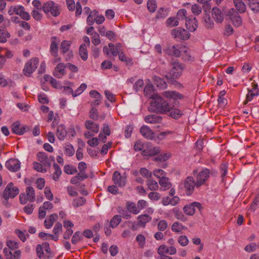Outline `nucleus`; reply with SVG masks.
Instances as JSON below:
<instances>
[{
	"instance_id": "1",
	"label": "nucleus",
	"mask_w": 259,
	"mask_h": 259,
	"mask_svg": "<svg viewBox=\"0 0 259 259\" xmlns=\"http://www.w3.org/2000/svg\"><path fill=\"white\" fill-rule=\"evenodd\" d=\"M151 98L152 100L150 102V106L155 112L161 114L168 113L170 109L171 104L158 95H152Z\"/></svg>"
},
{
	"instance_id": "2",
	"label": "nucleus",
	"mask_w": 259,
	"mask_h": 259,
	"mask_svg": "<svg viewBox=\"0 0 259 259\" xmlns=\"http://www.w3.org/2000/svg\"><path fill=\"white\" fill-rule=\"evenodd\" d=\"M42 10L47 15H51L54 17L58 16L60 14L58 5L53 1H48L44 3Z\"/></svg>"
},
{
	"instance_id": "3",
	"label": "nucleus",
	"mask_w": 259,
	"mask_h": 259,
	"mask_svg": "<svg viewBox=\"0 0 259 259\" xmlns=\"http://www.w3.org/2000/svg\"><path fill=\"white\" fill-rule=\"evenodd\" d=\"M184 68V67L182 64L178 62L173 63L172 64V68L170 71L169 75H166V78L172 81V80L180 77Z\"/></svg>"
},
{
	"instance_id": "4",
	"label": "nucleus",
	"mask_w": 259,
	"mask_h": 259,
	"mask_svg": "<svg viewBox=\"0 0 259 259\" xmlns=\"http://www.w3.org/2000/svg\"><path fill=\"white\" fill-rule=\"evenodd\" d=\"M211 175L210 170L205 168H203L198 174L196 178V187L198 188L202 185H205Z\"/></svg>"
},
{
	"instance_id": "5",
	"label": "nucleus",
	"mask_w": 259,
	"mask_h": 259,
	"mask_svg": "<svg viewBox=\"0 0 259 259\" xmlns=\"http://www.w3.org/2000/svg\"><path fill=\"white\" fill-rule=\"evenodd\" d=\"M59 40L56 37L51 38V44L50 45V52L51 55L53 57V63L55 64L61 61V58L58 55V42Z\"/></svg>"
},
{
	"instance_id": "6",
	"label": "nucleus",
	"mask_w": 259,
	"mask_h": 259,
	"mask_svg": "<svg viewBox=\"0 0 259 259\" xmlns=\"http://www.w3.org/2000/svg\"><path fill=\"white\" fill-rule=\"evenodd\" d=\"M39 60L37 58H33L29 60L25 65L23 70L24 74L27 76H30L31 74L36 69Z\"/></svg>"
},
{
	"instance_id": "7",
	"label": "nucleus",
	"mask_w": 259,
	"mask_h": 259,
	"mask_svg": "<svg viewBox=\"0 0 259 259\" xmlns=\"http://www.w3.org/2000/svg\"><path fill=\"white\" fill-rule=\"evenodd\" d=\"M19 193V189L17 187H14L13 184L11 182L7 186L4 191L3 197L7 200L9 198H14Z\"/></svg>"
},
{
	"instance_id": "8",
	"label": "nucleus",
	"mask_w": 259,
	"mask_h": 259,
	"mask_svg": "<svg viewBox=\"0 0 259 259\" xmlns=\"http://www.w3.org/2000/svg\"><path fill=\"white\" fill-rule=\"evenodd\" d=\"M196 187V182L193 177H188L184 182V187L187 195H191Z\"/></svg>"
},
{
	"instance_id": "9",
	"label": "nucleus",
	"mask_w": 259,
	"mask_h": 259,
	"mask_svg": "<svg viewBox=\"0 0 259 259\" xmlns=\"http://www.w3.org/2000/svg\"><path fill=\"white\" fill-rule=\"evenodd\" d=\"M248 94L246 95V99L244 101V104L251 101L254 97L259 96V89L258 85L255 82L251 83V89H247Z\"/></svg>"
},
{
	"instance_id": "10",
	"label": "nucleus",
	"mask_w": 259,
	"mask_h": 259,
	"mask_svg": "<svg viewBox=\"0 0 259 259\" xmlns=\"http://www.w3.org/2000/svg\"><path fill=\"white\" fill-rule=\"evenodd\" d=\"M228 15L234 26L239 27L242 25V18L234 9H231L228 12Z\"/></svg>"
},
{
	"instance_id": "11",
	"label": "nucleus",
	"mask_w": 259,
	"mask_h": 259,
	"mask_svg": "<svg viewBox=\"0 0 259 259\" xmlns=\"http://www.w3.org/2000/svg\"><path fill=\"white\" fill-rule=\"evenodd\" d=\"M112 180L114 184L119 187H124L126 183V177L122 176L118 171L114 172Z\"/></svg>"
},
{
	"instance_id": "12",
	"label": "nucleus",
	"mask_w": 259,
	"mask_h": 259,
	"mask_svg": "<svg viewBox=\"0 0 259 259\" xmlns=\"http://www.w3.org/2000/svg\"><path fill=\"white\" fill-rule=\"evenodd\" d=\"M157 253L159 255L168 254L170 255L175 254L177 253V249L174 246H168L162 244L157 249Z\"/></svg>"
},
{
	"instance_id": "13",
	"label": "nucleus",
	"mask_w": 259,
	"mask_h": 259,
	"mask_svg": "<svg viewBox=\"0 0 259 259\" xmlns=\"http://www.w3.org/2000/svg\"><path fill=\"white\" fill-rule=\"evenodd\" d=\"M196 208L199 210L202 209L201 203L198 202H194L189 204L185 205L183 208L184 212L187 215H192L196 211Z\"/></svg>"
},
{
	"instance_id": "14",
	"label": "nucleus",
	"mask_w": 259,
	"mask_h": 259,
	"mask_svg": "<svg viewBox=\"0 0 259 259\" xmlns=\"http://www.w3.org/2000/svg\"><path fill=\"white\" fill-rule=\"evenodd\" d=\"M184 47L182 46H173L172 47L164 50V51L169 55H173L176 57H179L182 55V52H184Z\"/></svg>"
},
{
	"instance_id": "15",
	"label": "nucleus",
	"mask_w": 259,
	"mask_h": 259,
	"mask_svg": "<svg viewBox=\"0 0 259 259\" xmlns=\"http://www.w3.org/2000/svg\"><path fill=\"white\" fill-rule=\"evenodd\" d=\"M29 130L27 126H21L19 122H15L12 125V131L13 133L18 135H23L26 132Z\"/></svg>"
},
{
	"instance_id": "16",
	"label": "nucleus",
	"mask_w": 259,
	"mask_h": 259,
	"mask_svg": "<svg viewBox=\"0 0 259 259\" xmlns=\"http://www.w3.org/2000/svg\"><path fill=\"white\" fill-rule=\"evenodd\" d=\"M6 167L11 171H17L20 168V162L16 159H10L6 162Z\"/></svg>"
},
{
	"instance_id": "17",
	"label": "nucleus",
	"mask_w": 259,
	"mask_h": 259,
	"mask_svg": "<svg viewBox=\"0 0 259 259\" xmlns=\"http://www.w3.org/2000/svg\"><path fill=\"white\" fill-rule=\"evenodd\" d=\"M103 51L104 53L108 56L112 55L116 57L120 54L114 44L111 42L109 43L108 46L104 47Z\"/></svg>"
},
{
	"instance_id": "18",
	"label": "nucleus",
	"mask_w": 259,
	"mask_h": 259,
	"mask_svg": "<svg viewBox=\"0 0 259 259\" xmlns=\"http://www.w3.org/2000/svg\"><path fill=\"white\" fill-rule=\"evenodd\" d=\"M65 65L63 63H59L53 71V75L57 78H61L65 74Z\"/></svg>"
},
{
	"instance_id": "19",
	"label": "nucleus",
	"mask_w": 259,
	"mask_h": 259,
	"mask_svg": "<svg viewBox=\"0 0 259 259\" xmlns=\"http://www.w3.org/2000/svg\"><path fill=\"white\" fill-rule=\"evenodd\" d=\"M37 158L38 160L43 164L44 166L50 167L51 163L50 161V158L47 156V154L43 152H39L37 154Z\"/></svg>"
},
{
	"instance_id": "20",
	"label": "nucleus",
	"mask_w": 259,
	"mask_h": 259,
	"mask_svg": "<svg viewBox=\"0 0 259 259\" xmlns=\"http://www.w3.org/2000/svg\"><path fill=\"white\" fill-rule=\"evenodd\" d=\"M140 133L145 138L152 140L155 136L154 133L147 125H143L140 128Z\"/></svg>"
},
{
	"instance_id": "21",
	"label": "nucleus",
	"mask_w": 259,
	"mask_h": 259,
	"mask_svg": "<svg viewBox=\"0 0 259 259\" xmlns=\"http://www.w3.org/2000/svg\"><path fill=\"white\" fill-rule=\"evenodd\" d=\"M186 27L188 31L194 32L195 31L197 27V21L195 18L186 19Z\"/></svg>"
},
{
	"instance_id": "22",
	"label": "nucleus",
	"mask_w": 259,
	"mask_h": 259,
	"mask_svg": "<svg viewBox=\"0 0 259 259\" xmlns=\"http://www.w3.org/2000/svg\"><path fill=\"white\" fill-rule=\"evenodd\" d=\"M212 17L216 22L221 23L224 20V15L222 11L217 7L213 8L211 11Z\"/></svg>"
},
{
	"instance_id": "23",
	"label": "nucleus",
	"mask_w": 259,
	"mask_h": 259,
	"mask_svg": "<svg viewBox=\"0 0 259 259\" xmlns=\"http://www.w3.org/2000/svg\"><path fill=\"white\" fill-rule=\"evenodd\" d=\"M163 96L167 98L176 100L182 98V96L181 94L176 91H164L162 93Z\"/></svg>"
},
{
	"instance_id": "24",
	"label": "nucleus",
	"mask_w": 259,
	"mask_h": 259,
	"mask_svg": "<svg viewBox=\"0 0 259 259\" xmlns=\"http://www.w3.org/2000/svg\"><path fill=\"white\" fill-rule=\"evenodd\" d=\"M137 220L138 221L139 226L145 228L146 224L151 221L152 218L148 214H145L139 215L137 218Z\"/></svg>"
},
{
	"instance_id": "25",
	"label": "nucleus",
	"mask_w": 259,
	"mask_h": 259,
	"mask_svg": "<svg viewBox=\"0 0 259 259\" xmlns=\"http://www.w3.org/2000/svg\"><path fill=\"white\" fill-rule=\"evenodd\" d=\"M85 127L93 133H98L99 131V126L93 121L88 120L84 123Z\"/></svg>"
},
{
	"instance_id": "26",
	"label": "nucleus",
	"mask_w": 259,
	"mask_h": 259,
	"mask_svg": "<svg viewBox=\"0 0 259 259\" xmlns=\"http://www.w3.org/2000/svg\"><path fill=\"white\" fill-rule=\"evenodd\" d=\"M16 14L19 15L25 20H29L30 19L29 14L24 11V8L22 6H16Z\"/></svg>"
},
{
	"instance_id": "27",
	"label": "nucleus",
	"mask_w": 259,
	"mask_h": 259,
	"mask_svg": "<svg viewBox=\"0 0 259 259\" xmlns=\"http://www.w3.org/2000/svg\"><path fill=\"white\" fill-rule=\"evenodd\" d=\"M160 185V190L166 191L170 189L171 187V184L169 182L167 178L162 177L159 181Z\"/></svg>"
},
{
	"instance_id": "28",
	"label": "nucleus",
	"mask_w": 259,
	"mask_h": 259,
	"mask_svg": "<svg viewBox=\"0 0 259 259\" xmlns=\"http://www.w3.org/2000/svg\"><path fill=\"white\" fill-rule=\"evenodd\" d=\"M167 114H168V116L173 118L178 119L182 116L183 112L179 109L174 108V106L171 105L170 109Z\"/></svg>"
},
{
	"instance_id": "29",
	"label": "nucleus",
	"mask_w": 259,
	"mask_h": 259,
	"mask_svg": "<svg viewBox=\"0 0 259 259\" xmlns=\"http://www.w3.org/2000/svg\"><path fill=\"white\" fill-rule=\"evenodd\" d=\"M58 218L57 213H53L49 217L46 219L44 222V225L47 229H50L53 225L56 220Z\"/></svg>"
},
{
	"instance_id": "30",
	"label": "nucleus",
	"mask_w": 259,
	"mask_h": 259,
	"mask_svg": "<svg viewBox=\"0 0 259 259\" xmlns=\"http://www.w3.org/2000/svg\"><path fill=\"white\" fill-rule=\"evenodd\" d=\"M144 120L147 123H156L161 122L162 118L156 115H149L145 116Z\"/></svg>"
},
{
	"instance_id": "31",
	"label": "nucleus",
	"mask_w": 259,
	"mask_h": 259,
	"mask_svg": "<svg viewBox=\"0 0 259 259\" xmlns=\"http://www.w3.org/2000/svg\"><path fill=\"white\" fill-rule=\"evenodd\" d=\"M126 207L128 211L133 214H137L140 212V209H139L137 205L134 202L131 201L127 202Z\"/></svg>"
},
{
	"instance_id": "32",
	"label": "nucleus",
	"mask_w": 259,
	"mask_h": 259,
	"mask_svg": "<svg viewBox=\"0 0 259 259\" xmlns=\"http://www.w3.org/2000/svg\"><path fill=\"white\" fill-rule=\"evenodd\" d=\"M234 6L240 13H243L246 11V6L242 0H233Z\"/></svg>"
},
{
	"instance_id": "33",
	"label": "nucleus",
	"mask_w": 259,
	"mask_h": 259,
	"mask_svg": "<svg viewBox=\"0 0 259 259\" xmlns=\"http://www.w3.org/2000/svg\"><path fill=\"white\" fill-rule=\"evenodd\" d=\"M26 194L27 199L29 202H33L35 199V193L34 189L31 186H28L26 188Z\"/></svg>"
},
{
	"instance_id": "34",
	"label": "nucleus",
	"mask_w": 259,
	"mask_h": 259,
	"mask_svg": "<svg viewBox=\"0 0 259 259\" xmlns=\"http://www.w3.org/2000/svg\"><path fill=\"white\" fill-rule=\"evenodd\" d=\"M67 134L66 130L63 125H59L57 127L56 135L60 140H64Z\"/></svg>"
},
{
	"instance_id": "35",
	"label": "nucleus",
	"mask_w": 259,
	"mask_h": 259,
	"mask_svg": "<svg viewBox=\"0 0 259 259\" xmlns=\"http://www.w3.org/2000/svg\"><path fill=\"white\" fill-rule=\"evenodd\" d=\"M64 153L68 156H72L75 153V150L73 146L69 143H66L64 145Z\"/></svg>"
},
{
	"instance_id": "36",
	"label": "nucleus",
	"mask_w": 259,
	"mask_h": 259,
	"mask_svg": "<svg viewBox=\"0 0 259 259\" xmlns=\"http://www.w3.org/2000/svg\"><path fill=\"white\" fill-rule=\"evenodd\" d=\"M184 52H182L181 55L182 59L184 61H193L194 59V57L191 55L189 50L185 47H184Z\"/></svg>"
},
{
	"instance_id": "37",
	"label": "nucleus",
	"mask_w": 259,
	"mask_h": 259,
	"mask_svg": "<svg viewBox=\"0 0 259 259\" xmlns=\"http://www.w3.org/2000/svg\"><path fill=\"white\" fill-rule=\"evenodd\" d=\"M79 55L83 61H86L88 58V53L86 45L84 44L80 46L79 50Z\"/></svg>"
},
{
	"instance_id": "38",
	"label": "nucleus",
	"mask_w": 259,
	"mask_h": 259,
	"mask_svg": "<svg viewBox=\"0 0 259 259\" xmlns=\"http://www.w3.org/2000/svg\"><path fill=\"white\" fill-rule=\"evenodd\" d=\"M53 167L55 169V171L53 174V179L57 182L59 181L60 176L62 174V171L60 166L56 163L53 164Z\"/></svg>"
},
{
	"instance_id": "39",
	"label": "nucleus",
	"mask_w": 259,
	"mask_h": 259,
	"mask_svg": "<svg viewBox=\"0 0 259 259\" xmlns=\"http://www.w3.org/2000/svg\"><path fill=\"white\" fill-rule=\"evenodd\" d=\"M154 88L152 84H147L144 88V93L145 96L151 99V97L156 94H153Z\"/></svg>"
},
{
	"instance_id": "40",
	"label": "nucleus",
	"mask_w": 259,
	"mask_h": 259,
	"mask_svg": "<svg viewBox=\"0 0 259 259\" xmlns=\"http://www.w3.org/2000/svg\"><path fill=\"white\" fill-rule=\"evenodd\" d=\"M70 42L69 41L64 40L61 42L60 47V52L61 54H64L68 51H71L70 49Z\"/></svg>"
},
{
	"instance_id": "41",
	"label": "nucleus",
	"mask_w": 259,
	"mask_h": 259,
	"mask_svg": "<svg viewBox=\"0 0 259 259\" xmlns=\"http://www.w3.org/2000/svg\"><path fill=\"white\" fill-rule=\"evenodd\" d=\"M121 221V217L119 215H115L110 220V227L112 228H116Z\"/></svg>"
},
{
	"instance_id": "42",
	"label": "nucleus",
	"mask_w": 259,
	"mask_h": 259,
	"mask_svg": "<svg viewBox=\"0 0 259 259\" xmlns=\"http://www.w3.org/2000/svg\"><path fill=\"white\" fill-rule=\"evenodd\" d=\"M154 82L157 87L161 89H165L167 87L166 82L159 77L155 76L154 77Z\"/></svg>"
},
{
	"instance_id": "43",
	"label": "nucleus",
	"mask_w": 259,
	"mask_h": 259,
	"mask_svg": "<svg viewBox=\"0 0 259 259\" xmlns=\"http://www.w3.org/2000/svg\"><path fill=\"white\" fill-rule=\"evenodd\" d=\"M172 212L175 214V217L181 221L185 222L186 220V218L185 216L183 214L180 210L177 208L175 207L172 209Z\"/></svg>"
},
{
	"instance_id": "44",
	"label": "nucleus",
	"mask_w": 259,
	"mask_h": 259,
	"mask_svg": "<svg viewBox=\"0 0 259 259\" xmlns=\"http://www.w3.org/2000/svg\"><path fill=\"white\" fill-rule=\"evenodd\" d=\"M249 7L254 13L259 12V2L257 0H249Z\"/></svg>"
},
{
	"instance_id": "45",
	"label": "nucleus",
	"mask_w": 259,
	"mask_h": 259,
	"mask_svg": "<svg viewBox=\"0 0 259 259\" xmlns=\"http://www.w3.org/2000/svg\"><path fill=\"white\" fill-rule=\"evenodd\" d=\"M118 58L121 61L124 62L126 65H130L133 64L132 59L130 57L126 56L122 51L119 54Z\"/></svg>"
},
{
	"instance_id": "46",
	"label": "nucleus",
	"mask_w": 259,
	"mask_h": 259,
	"mask_svg": "<svg viewBox=\"0 0 259 259\" xmlns=\"http://www.w3.org/2000/svg\"><path fill=\"white\" fill-rule=\"evenodd\" d=\"M42 247L45 249L47 255H45V259H50L53 256L49 243L46 242L42 244Z\"/></svg>"
},
{
	"instance_id": "47",
	"label": "nucleus",
	"mask_w": 259,
	"mask_h": 259,
	"mask_svg": "<svg viewBox=\"0 0 259 259\" xmlns=\"http://www.w3.org/2000/svg\"><path fill=\"white\" fill-rule=\"evenodd\" d=\"M98 13V12L97 10H93L90 13L87 19V22L89 25H92L95 22V18Z\"/></svg>"
},
{
	"instance_id": "48",
	"label": "nucleus",
	"mask_w": 259,
	"mask_h": 259,
	"mask_svg": "<svg viewBox=\"0 0 259 259\" xmlns=\"http://www.w3.org/2000/svg\"><path fill=\"white\" fill-rule=\"evenodd\" d=\"M33 165L34 169L38 172L45 173L47 171L46 166H44L40 162H34L33 163Z\"/></svg>"
},
{
	"instance_id": "49",
	"label": "nucleus",
	"mask_w": 259,
	"mask_h": 259,
	"mask_svg": "<svg viewBox=\"0 0 259 259\" xmlns=\"http://www.w3.org/2000/svg\"><path fill=\"white\" fill-rule=\"evenodd\" d=\"M172 35L177 41L187 40L190 37V33H172Z\"/></svg>"
},
{
	"instance_id": "50",
	"label": "nucleus",
	"mask_w": 259,
	"mask_h": 259,
	"mask_svg": "<svg viewBox=\"0 0 259 259\" xmlns=\"http://www.w3.org/2000/svg\"><path fill=\"white\" fill-rule=\"evenodd\" d=\"M203 19L204 25L206 27L211 28L213 27L214 23L208 15L205 14V16L203 17Z\"/></svg>"
},
{
	"instance_id": "51",
	"label": "nucleus",
	"mask_w": 259,
	"mask_h": 259,
	"mask_svg": "<svg viewBox=\"0 0 259 259\" xmlns=\"http://www.w3.org/2000/svg\"><path fill=\"white\" fill-rule=\"evenodd\" d=\"M185 227L178 222H175L171 226V230L173 232H181Z\"/></svg>"
},
{
	"instance_id": "52",
	"label": "nucleus",
	"mask_w": 259,
	"mask_h": 259,
	"mask_svg": "<svg viewBox=\"0 0 259 259\" xmlns=\"http://www.w3.org/2000/svg\"><path fill=\"white\" fill-rule=\"evenodd\" d=\"M147 186L148 188L151 191L156 190L158 188L157 182L152 179H149L147 181Z\"/></svg>"
},
{
	"instance_id": "53",
	"label": "nucleus",
	"mask_w": 259,
	"mask_h": 259,
	"mask_svg": "<svg viewBox=\"0 0 259 259\" xmlns=\"http://www.w3.org/2000/svg\"><path fill=\"white\" fill-rule=\"evenodd\" d=\"M147 7L150 12H154L157 8L156 2L155 0H148L147 3Z\"/></svg>"
},
{
	"instance_id": "54",
	"label": "nucleus",
	"mask_w": 259,
	"mask_h": 259,
	"mask_svg": "<svg viewBox=\"0 0 259 259\" xmlns=\"http://www.w3.org/2000/svg\"><path fill=\"white\" fill-rule=\"evenodd\" d=\"M7 246L11 250L17 249L19 248V244L15 241L9 240L6 241Z\"/></svg>"
},
{
	"instance_id": "55",
	"label": "nucleus",
	"mask_w": 259,
	"mask_h": 259,
	"mask_svg": "<svg viewBox=\"0 0 259 259\" xmlns=\"http://www.w3.org/2000/svg\"><path fill=\"white\" fill-rule=\"evenodd\" d=\"M82 239V236L80 233V232L77 231L75 232L71 239V243L73 244H76L79 241H80Z\"/></svg>"
},
{
	"instance_id": "56",
	"label": "nucleus",
	"mask_w": 259,
	"mask_h": 259,
	"mask_svg": "<svg viewBox=\"0 0 259 259\" xmlns=\"http://www.w3.org/2000/svg\"><path fill=\"white\" fill-rule=\"evenodd\" d=\"M136 241L141 248H143L145 245L146 238L142 234H138L136 237Z\"/></svg>"
},
{
	"instance_id": "57",
	"label": "nucleus",
	"mask_w": 259,
	"mask_h": 259,
	"mask_svg": "<svg viewBox=\"0 0 259 259\" xmlns=\"http://www.w3.org/2000/svg\"><path fill=\"white\" fill-rule=\"evenodd\" d=\"M168 15V11L167 9L163 8H160L157 11L156 18L158 19L164 18Z\"/></svg>"
},
{
	"instance_id": "58",
	"label": "nucleus",
	"mask_w": 259,
	"mask_h": 259,
	"mask_svg": "<svg viewBox=\"0 0 259 259\" xmlns=\"http://www.w3.org/2000/svg\"><path fill=\"white\" fill-rule=\"evenodd\" d=\"M87 85L85 83H81L79 88H78L73 93V97H76L81 94L87 88Z\"/></svg>"
},
{
	"instance_id": "59",
	"label": "nucleus",
	"mask_w": 259,
	"mask_h": 259,
	"mask_svg": "<svg viewBox=\"0 0 259 259\" xmlns=\"http://www.w3.org/2000/svg\"><path fill=\"white\" fill-rule=\"evenodd\" d=\"M64 170L66 174L69 175H73L77 171L76 168L70 165H65Z\"/></svg>"
},
{
	"instance_id": "60",
	"label": "nucleus",
	"mask_w": 259,
	"mask_h": 259,
	"mask_svg": "<svg viewBox=\"0 0 259 259\" xmlns=\"http://www.w3.org/2000/svg\"><path fill=\"white\" fill-rule=\"evenodd\" d=\"M178 243L182 246H186L189 243V239L185 235H181L178 239Z\"/></svg>"
},
{
	"instance_id": "61",
	"label": "nucleus",
	"mask_w": 259,
	"mask_h": 259,
	"mask_svg": "<svg viewBox=\"0 0 259 259\" xmlns=\"http://www.w3.org/2000/svg\"><path fill=\"white\" fill-rule=\"evenodd\" d=\"M0 53L2 54V55L5 57V59L6 58L10 59L11 58L13 54H12V52L7 49L5 48H1L0 49Z\"/></svg>"
},
{
	"instance_id": "62",
	"label": "nucleus",
	"mask_w": 259,
	"mask_h": 259,
	"mask_svg": "<svg viewBox=\"0 0 259 259\" xmlns=\"http://www.w3.org/2000/svg\"><path fill=\"white\" fill-rule=\"evenodd\" d=\"M85 202V199L83 197H81L73 200V205L75 207H77L83 205Z\"/></svg>"
},
{
	"instance_id": "63",
	"label": "nucleus",
	"mask_w": 259,
	"mask_h": 259,
	"mask_svg": "<svg viewBox=\"0 0 259 259\" xmlns=\"http://www.w3.org/2000/svg\"><path fill=\"white\" fill-rule=\"evenodd\" d=\"M168 227V223L165 220L160 221L157 224V228L160 231L165 230Z\"/></svg>"
},
{
	"instance_id": "64",
	"label": "nucleus",
	"mask_w": 259,
	"mask_h": 259,
	"mask_svg": "<svg viewBox=\"0 0 259 259\" xmlns=\"http://www.w3.org/2000/svg\"><path fill=\"white\" fill-rule=\"evenodd\" d=\"M179 24V22L176 18L170 17L166 21V25L169 27H174Z\"/></svg>"
}]
</instances>
